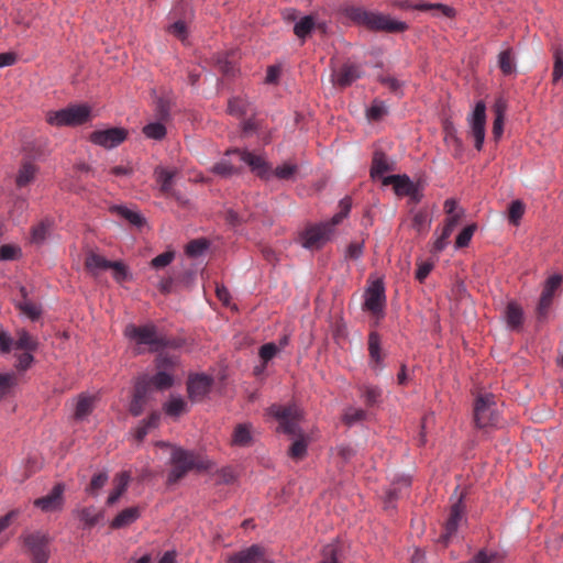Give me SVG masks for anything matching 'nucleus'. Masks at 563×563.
I'll return each instance as SVG.
<instances>
[{
  "mask_svg": "<svg viewBox=\"0 0 563 563\" xmlns=\"http://www.w3.org/2000/svg\"><path fill=\"white\" fill-rule=\"evenodd\" d=\"M269 413L278 420L280 431L297 437L288 450V455L292 460H302L307 454L308 442L299 428V421L302 418L300 408L296 405H273Z\"/></svg>",
  "mask_w": 563,
  "mask_h": 563,
  "instance_id": "f257e3e1",
  "label": "nucleus"
},
{
  "mask_svg": "<svg viewBox=\"0 0 563 563\" xmlns=\"http://www.w3.org/2000/svg\"><path fill=\"white\" fill-rule=\"evenodd\" d=\"M342 14L358 26H364L375 32L401 33L408 29L407 23L390 19L389 15L368 11L364 7L344 4Z\"/></svg>",
  "mask_w": 563,
  "mask_h": 563,
  "instance_id": "f03ea898",
  "label": "nucleus"
},
{
  "mask_svg": "<svg viewBox=\"0 0 563 563\" xmlns=\"http://www.w3.org/2000/svg\"><path fill=\"white\" fill-rule=\"evenodd\" d=\"M172 468L167 475V484L173 485L180 481L190 471H206L209 468V462L203 460L192 451L181 448H172L170 454Z\"/></svg>",
  "mask_w": 563,
  "mask_h": 563,
  "instance_id": "7ed1b4c3",
  "label": "nucleus"
},
{
  "mask_svg": "<svg viewBox=\"0 0 563 563\" xmlns=\"http://www.w3.org/2000/svg\"><path fill=\"white\" fill-rule=\"evenodd\" d=\"M23 547L32 563H47L51 556V537L43 531L25 532L21 536Z\"/></svg>",
  "mask_w": 563,
  "mask_h": 563,
  "instance_id": "20e7f679",
  "label": "nucleus"
},
{
  "mask_svg": "<svg viewBox=\"0 0 563 563\" xmlns=\"http://www.w3.org/2000/svg\"><path fill=\"white\" fill-rule=\"evenodd\" d=\"M124 335L137 345L150 346V350L153 352L167 345V341L158 335L156 328L152 324H128L124 329Z\"/></svg>",
  "mask_w": 563,
  "mask_h": 563,
  "instance_id": "39448f33",
  "label": "nucleus"
},
{
  "mask_svg": "<svg viewBox=\"0 0 563 563\" xmlns=\"http://www.w3.org/2000/svg\"><path fill=\"white\" fill-rule=\"evenodd\" d=\"M473 418L475 426L479 429L498 424L499 415L493 395L486 394L476 398Z\"/></svg>",
  "mask_w": 563,
  "mask_h": 563,
  "instance_id": "423d86ee",
  "label": "nucleus"
},
{
  "mask_svg": "<svg viewBox=\"0 0 563 563\" xmlns=\"http://www.w3.org/2000/svg\"><path fill=\"white\" fill-rule=\"evenodd\" d=\"M227 563H275L267 549L261 544H252L227 556Z\"/></svg>",
  "mask_w": 563,
  "mask_h": 563,
  "instance_id": "0eeeda50",
  "label": "nucleus"
},
{
  "mask_svg": "<svg viewBox=\"0 0 563 563\" xmlns=\"http://www.w3.org/2000/svg\"><path fill=\"white\" fill-rule=\"evenodd\" d=\"M66 485L56 483L47 495L36 498L33 506L42 512H56L63 510L65 506Z\"/></svg>",
  "mask_w": 563,
  "mask_h": 563,
  "instance_id": "6e6552de",
  "label": "nucleus"
},
{
  "mask_svg": "<svg viewBox=\"0 0 563 563\" xmlns=\"http://www.w3.org/2000/svg\"><path fill=\"white\" fill-rule=\"evenodd\" d=\"M227 155H235L240 162L245 163L260 178L266 180L271 177L272 167L263 156L238 148L227 151Z\"/></svg>",
  "mask_w": 563,
  "mask_h": 563,
  "instance_id": "1a4fd4ad",
  "label": "nucleus"
},
{
  "mask_svg": "<svg viewBox=\"0 0 563 563\" xmlns=\"http://www.w3.org/2000/svg\"><path fill=\"white\" fill-rule=\"evenodd\" d=\"M330 224H313L300 233V243L305 249L319 250L330 239Z\"/></svg>",
  "mask_w": 563,
  "mask_h": 563,
  "instance_id": "9d476101",
  "label": "nucleus"
},
{
  "mask_svg": "<svg viewBox=\"0 0 563 563\" xmlns=\"http://www.w3.org/2000/svg\"><path fill=\"white\" fill-rule=\"evenodd\" d=\"M386 306L385 287L382 280H375L365 295L364 308L373 316L379 318L384 314Z\"/></svg>",
  "mask_w": 563,
  "mask_h": 563,
  "instance_id": "9b49d317",
  "label": "nucleus"
},
{
  "mask_svg": "<svg viewBox=\"0 0 563 563\" xmlns=\"http://www.w3.org/2000/svg\"><path fill=\"white\" fill-rule=\"evenodd\" d=\"M471 135L474 139V146L481 151L485 140L486 107L483 101H478L470 118Z\"/></svg>",
  "mask_w": 563,
  "mask_h": 563,
  "instance_id": "f8f14e48",
  "label": "nucleus"
},
{
  "mask_svg": "<svg viewBox=\"0 0 563 563\" xmlns=\"http://www.w3.org/2000/svg\"><path fill=\"white\" fill-rule=\"evenodd\" d=\"M128 136L126 130L122 128H111L107 130L93 131L89 140L104 148H113L120 145Z\"/></svg>",
  "mask_w": 563,
  "mask_h": 563,
  "instance_id": "ddd939ff",
  "label": "nucleus"
},
{
  "mask_svg": "<svg viewBox=\"0 0 563 563\" xmlns=\"http://www.w3.org/2000/svg\"><path fill=\"white\" fill-rule=\"evenodd\" d=\"M455 199H449L445 201V209L449 214L446 223L442 228L441 234L434 242V250L437 252L442 251L449 243V238L457 225V214L455 210Z\"/></svg>",
  "mask_w": 563,
  "mask_h": 563,
  "instance_id": "4468645a",
  "label": "nucleus"
},
{
  "mask_svg": "<svg viewBox=\"0 0 563 563\" xmlns=\"http://www.w3.org/2000/svg\"><path fill=\"white\" fill-rule=\"evenodd\" d=\"M151 397L148 385L145 380L139 377L134 385L132 400L129 406V411L132 416L139 417L144 411L146 404Z\"/></svg>",
  "mask_w": 563,
  "mask_h": 563,
  "instance_id": "2eb2a0df",
  "label": "nucleus"
},
{
  "mask_svg": "<svg viewBox=\"0 0 563 563\" xmlns=\"http://www.w3.org/2000/svg\"><path fill=\"white\" fill-rule=\"evenodd\" d=\"M212 378L207 375L191 376L187 384L189 398L192 401H200L210 390Z\"/></svg>",
  "mask_w": 563,
  "mask_h": 563,
  "instance_id": "dca6fc26",
  "label": "nucleus"
},
{
  "mask_svg": "<svg viewBox=\"0 0 563 563\" xmlns=\"http://www.w3.org/2000/svg\"><path fill=\"white\" fill-rule=\"evenodd\" d=\"M97 397L88 394H80L75 400L73 419L84 421L95 410Z\"/></svg>",
  "mask_w": 563,
  "mask_h": 563,
  "instance_id": "f3484780",
  "label": "nucleus"
},
{
  "mask_svg": "<svg viewBox=\"0 0 563 563\" xmlns=\"http://www.w3.org/2000/svg\"><path fill=\"white\" fill-rule=\"evenodd\" d=\"M361 77V70L357 65L344 64L333 73V82L341 88H345Z\"/></svg>",
  "mask_w": 563,
  "mask_h": 563,
  "instance_id": "a211bd4d",
  "label": "nucleus"
},
{
  "mask_svg": "<svg viewBox=\"0 0 563 563\" xmlns=\"http://www.w3.org/2000/svg\"><path fill=\"white\" fill-rule=\"evenodd\" d=\"M368 353H369V366L375 372L383 368L384 353L380 346V338L377 332H371L368 335Z\"/></svg>",
  "mask_w": 563,
  "mask_h": 563,
  "instance_id": "6ab92c4d",
  "label": "nucleus"
},
{
  "mask_svg": "<svg viewBox=\"0 0 563 563\" xmlns=\"http://www.w3.org/2000/svg\"><path fill=\"white\" fill-rule=\"evenodd\" d=\"M383 185H393L395 194L400 197L415 192V184L407 175L386 176L383 178Z\"/></svg>",
  "mask_w": 563,
  "mask_h": 563,
  "instance_id": "aec40b11",
  "label": "nucleus"
},
{
  "mask_svg": "<svg viewBox=\"0 0 563 563\" xmlns=\"http://www.w3.org/2000/svg\"><path fill=\"white\" fill-rule=\"evenodd\" d=\"M140 378L141 380H145L147 383L151 393L153 388L157 390H165L170 388L174 384L173 374L166 371H157V373L153 376L143 375Z\"/></svg>",
  "mask_w": 563,
  "mask_h": 563,
  "instance_id": "412c9836",
  "label": "nucleus"
},
{
  "mask_svg": "<svg viewBox=\"0 0 563 563\" xmlns=\"http://www.w3.org/2000/svg\"><path fill=\"white\" fill-rule=\"evenodd\" d=\"M402 8H412L420 11H431L434 16H446L453 18L455 15V10L452 7L442 4V3H427V2H418L413 5L406 2Z\"/></svg>",
  "mask_w": 563,
  "mask_h": 563,
  "instance_id": "4be33fe9",
  "label": "nucleus"
},
{
  "mask_svg": "<svg viewBox=\"0 0 563 563\" xmlns=\"http://www.w3.org/2000/svg\"><path fill=\"white\" fill-rule=\"evenodd\" d=\"M176 169L169 170L162 166H157L154 170V176L157 185L159 186V191L164 196H169L173 190V179L176 176Z\"/></svg>",
  "mask_w": 563,
  "mask_h": 563,
  "instance_id": "5701e85b",
  "label": "nucleus"
},
{
  "mask_svg": "<svg viewBox=\"0 0 563 563\" xmlns=\"http://www.w3.org/2000/svg\"><path fill=\"white\" fill-rule=\"evenodd\" d=\"M141 516L140 507H129L119 512L111 521L112 529H121L136 521Z\"/></svg>",
  "mask_w": 563,
  "mask_h": 563,
  "instance_id": "b1692460",
  "label": "nucleus"
},
{
  "mask_svg": "<svg viewBox=\"0 0 563 563\" xmlns=\"http://www.w3.org/2000/svg\"><path fill=\"white\" fill-rule=\"evenodd\" d=\"M232 445L250 446L253 443V430L250 423H239L232 433Z\"/></svg>",
  "mask_w": 563,
  "mask_h": 563,
  "instance_id": "393cba45",
  "label": "nucleus"
},
{
  "mask_svg": "<svg viewBox=\"0 0 563 563\" xmlns=\"http://www.w3.org/2000/svg\"><path fill=\"white\" fill-rule=\"evenodd\" d=\"M410 484V478L406 476L394 482L390 488L386 492L385 508H394L393 503L402 495V490H408Z\"/></svg>",
  "mask_w": 563,
  "mask_h": 563,
  "instance_id": "a878e982",
  "label": "nucleus"
},
{
  "mask_svg": "<svg viewBox=\"0 0 563 563\" xmlns=\"http://www.w3.org/2000/svg\"><path fill=\"white\" fill-rule=\"evenodd\" d=\"M68 115V126L84 124L90 118V108L86 104H76L66 108Z\"/></svg>",
  "mask_w": 563,
  "mask_h": 563,
  "instance_id": "bb28decb",
  "label": "nucleus"
},
{
  "mask_svg": "<svg viewBox=\"0 0 563 563\" xmlns=\"http://www.w3.org/2000/svg\"><path fill=\"white\" fill-rule=\"evenodd\" d=\"M110 264L111 261L95 252H89L85 260L86 269L93 276H97L101 271L110 269Z\"/></svg>",
  "mask_w": 563,
  "mask_h": 563,
  "instance_id": "cd10ccee",
  "label": "nucleus"
},
{
  "mask_svg": "<svg viewBox=\"0 0 563 563\" xmlns=\"http://www.w3.org/2000/svg\"><path fill=\"white\" fill-rule=\"evenodd\" d=\"M37 170L38 168L34 163L24 161L15 178L16 186L20 188L27 186L31 181L34 180Z\"/></svg>",
  "mask_w": 563,
  "mask_h": 563,
  "instance_id": "c85d7f7f",
  "label": "nucleus"
},
{
  "mask_svg": "<svg viewBox=\"0 0 563 563\" xmlns=\"http://www.w3.org/2000/svg\"><path fill=\"white\" fill-rule=\"evenodd\" d=\"M456 531H457V503H453L451 505L450 517L444 527V532L440 536L438 541L445 547Z\"/></svg>",
  "mask_w": 563,
  "mask_h": 563,
  "instance_id": "c756f323",
  "label": "nucleus"
},
{
  "mask_svg": "<svg viewBox=\"0 0 563 563\" xmlns=\"http://www.w3.org/2000/svg\"><path fill=\"white\" fill-rule=\"evenodd\" d=\"M130 482V474L126 472H122L118 474L114 478V489L110 493L107 499V504L109 506L114 505L120 497L123 495V493L126 490L128 485Z\"/></svg>",
  "mask_w": 563,
  "mask_h": 563,
  "instance_id": "7c9ffc66",
  "label": "nucleus"
},
{
  "mask_svg": "<svg viewBox=\"0 0 563 563\" xmlns=\"http://www.w3.org/2000/svg\"><path fill=\"white\" fill-rule=\"evenodd\" d=\"M393 164L387 159V156L383 152L376 151L373 156L371 177L376 178L383 176L384 173L393 170Z\"/></svg>",
  "mask_w": 563,
  "mask_h": 563,
  "instance_id": "2f4dec72",
  "label": "nucleus"
},
{
  "mask_svg": "<svg viewBox=\"0 0 563 563\" xmlns=\"http://www.w3.org/2000/svg\"><path fill=\"white\" fill-rule=\"evenodd\" d=\"M360 397L363 399L366 407L371 408L380 402L382 389L373 385H362L358 388Z\"/></svg>",
  "mask_w": 563,
  "mask_h": 563,
  "instance_id": "473e14b6",
  "label": "nucleus"
},
{
  "mask_svg": "<svg viewBox=\"0 0 563 563\" xmlns=\"http://www.w3.org/2000/svg\"><path fill=\"white\" fill-rule=\"evenodd\" d=\"M505 318L508 327L512 330H517L522 324L523 311L517 303L509 302L505 310Z\"/></svg>",
  "mask_w": 563,
  "mask_h": 563,
  "instance_id": "72a5a7b5",
  "label": "nucleus"
},
{
  "mask_svg": "<svg viewBox=\"0 0 563 563\" xmlns=\"http://www.w3.org/2000/svg\"><path fill=\"white\" fill-rule=\"evenodd\" d=\"M75 514L85 528H92L102 518V512L97 511L92 506L77 509Z\"/></svg>",
  "mask_w": 563,
  "mask_h": 563,
  "instance_id": "f704fd0d",
  "label": "nucleus"
},
{
  "mask_svg": "<svg viewBox=\"0 0 563 563\" xmlns=\"http://www.w3.org/2000/svg\"><path fill=\"white\" fill-rule=\"evenodd\" d=\"M38 346L37 340L32 336L25 330H19L16 332V340L14 342V347L18 350H23L25 352H34Z\"/></svg>",
  "mask_w": 563,
  "mask_h": 563,
  "instance_id": "c9c22d12",
  "label": "nucleus"
},
{
  "mask_svg": "<svg viewBox=\"0 0 563 563\" xmlns=\"http://www.w3.org/2000/svg\"><path fill=\"white\" fill-rule=\"evenodd\" d=\"M340 556V544L336 542H332L322 548L320 560L317 563H342Z\"/></svg>",
  "mask_w": 563,
  "mask_h": 563,
  "instance_id": "e433bc0d",
  "label": "nucleus"
},
{
  "mask_svg": "<svg viewBox=\"0 0 563 563\" xmlns=\"http://www.w3.org/2000/svg\"><path fill=\"white\" fill-rule=\"evenodd\" d=\"M225 156L229 155L225 154ZM212 172L221 177H229L234 174H239L241 172V167L235 166L230 158L223 157L221 161L213 165Z\"/></svg>",
  "mask_w": 563,
  "mask_h": 563,
  "instance_id": "4c0bfd02",
  "label": "nucleus"
},
{
  "mask_svg": "<svg viewBox=\"0 0 563 563\" xmlns=\"http://www.w3.org/2000/svg\"><path fill=\"white\" fill-rule=\"evenodd\" d=\"M316 21L312 15L301 18L294 26V33L297 37L305 40L314 29Z\"/></svg>",
  "mask_w": 563,
  "mask_h": 563,
  "instance_id": "58836bf2",
  "label": "nucleus"
},
{
  "mask_svg": "<svg viewBox=\"0 0 563 563\" xmlns=\"http://www.w3.org/2000/svg\"><path fill=\"white\" fill-rule=\"evenodd\" d=\"M367 418V412L364 409L356 407H347L343 413V422L351 427L357 422L364 421Z\"/></svg>",
  "mask_w": 563,
  "mask_h": 563,
  "instance_id": "ea45409f",
  "label": "nucleus"
},
{
  "mask_svg": "<svg viewBox=\"0 0 563 563\" xmlns=\"http://www.w3.org/2000/svg\"><path fill=\"white\" fill-rule=\"evenodd\" d=\"M498 66L501 73L506 76L511 75L515 71V59L510 48L503 51L498 55Z\"/></svg>",
  "mask_w": 563,
  "mask_h": 563,
  "instance_id": "a19ab883",
  "label": "nucleus"
},
{
  "mask_svg": "<svg viewBox=\"0 0 563 563\" xmlns=\"http://www.w3.org/2000/svg\"><path fill=\"white\" fill-rule=\"evenodd\" d=\"M111 210L134 225L141 227L144 223V219L140 213L130 210L126 207L114 206L111 208Z\"/></svg>",
  "mask_w": 563,
  "mask_h": 563,
  "instance_id": "79ce46f5",
  "label": "nucleus"
},
{
  "mask_svg": "<svg viewBox=\"0 0 563 563\" xmlns=\"http://www.w3.org/2000/svg\"><path fill=\"white\" fill-rule=\"evenodd\" d=\"M165 412L172 417H179L187 409V402L180 397H172L164 406Z\"/></svg>",
  "mask_w": 563,
  "mask_h": 563,
  "instance_id": "37998d69",
  "label": "nucleus"
},
{
  "mask_svg": "<svg viewBox=\"0 0 563 563\" xmlns=\"http://www.w3.org/2000/svg\"><path fill=\"white\" fill-rule=\"evenodd\" d=\"M143 133L148 139L162 140L166 135V128L162 122H152L143 128Z\"/></svg>",
  "mask_w": 563,
  "mask_h": 563,
  "instance_id": "c03bdc74",
  "label": "nucleus"
},
{
  "mask_svg": "<svg viewBox=\"0 0 563 563\" xmlns=\"http://www.w3.org/2000/svg\"><path fill=\"white\" fill-rule=\"evenodd\" d=\"M249 103L243 98H232L229 100L228 111L231 115L238 118L243 117L247 113Z\"/></svg>",
  "mask_w": 563,
  "mask_h": 563,
  "instance_id": "a18cd8bd",
  "label": "nucleus"
},
{
  "mask_svg": "<svg viewBox=\"0 0 563 563\" xmlns=\"http://www.w3.org/2000/svg\"><path fill=\"white\" fill-rule=\"evenodd\" d=\"M443 128H444V132H445L444 142H445L446 146L449 147V150L452 152V155L456 156L457 155V137L455 136V133H454L453 123L450 121H445Z\"/></svg>",
  "mask_w": 563,
  "mask_h": 563,
  "instance_id": "49530a36",
  "label": "nucleus"
},
{
  "mask_svg": "<svg viewBox=\"0 0 563 563\" xmlns=\"http://www.w3.org/2000/svg\"><path fill=\"white\" fill-rule=\"evenodd\" d=\"M297 172H298V166L296 164L285 163L280 166H277L273 173L278 179L289 180V179H294Z\"/></svg>",
  "mask_w": 563,
  "mask_h": 563,
  "instance_id": "de8ad7c7",
  "label": "nucleus"
},
{
  "mask_svg": "<svg viewBox=\"0 0 563 563\" xmlns=\"http://www.w3.org/2000/svg\"><path fill=\"white\" fill-rule=\"evenodd\" d=\"M177 357L168 354H158L155 360V366L157 371H166L170 373L177 365Z\"/></svg>",
  "mask_w": 563,
  "mask_h": 563,
  "instance_id": "09e8293b",
  "label": "nucleus"
},
{
  "mask_svg": "<svg viewBox=\"0 0 563 563\" xmlns=\"http://www.w3.org/2000/svg\"><path fill=\"white\" fill-rule=\"evenodd\" d=\"M46 122L55 126L68 125V115L66 108L57 111L47 112Z\"/></svg>",
  "mask_w": 563,
  "mask_h": 563,
  "instance_id": "8fccbe9b",
  "label": "nucleus"
},
{
  "mask_svg": "<svg viewBox=\"0 0 563 563\" xmlns=\"http://www.w3.org/2000/svg\"><path fill=\"white\" fill-rule=\"evenodd\" d=\"M51 230L49 221H42L32 230V241L34 243H42L47 238Z\"/></svg>",
  "mask_w": 563,
  "mask_h": 563,
  "instance_id": "3c124183",
  "label": "nucleus"
},
{
  "mask_svg": "<svg viewBox=\"0 0 563 563\" xmlns=\"http://www.w3.org/2000/svg\"><path fill=\"white\" fill-rule=\"evenodd\" d=\"M110 269H112V275L117 283H123L130 278L128 266L122 262H111Z\"/></svg>",
  "mask_w": 563,
  "mask_h": 563,
  "instance_id": "603ef678",
  "label": "nucleus"
},
{
  "mask_svg": "<svg viewBox=\"0 0 563 563\" xmlns=\"http://www.w3.org/2000/svg\"><path fill=\"white\" fill-rule=\"evenodd\" d=\"M553 298L541 295L537 306V319L539 322H543L549 314L552 306Z\"/></svg>",
  "mask_w": 563,
  "mask_h": 563,
  "instance_id": "864d4df0",
  "label": "nucleus"
},
{
  "mask_svg": "<svg viewBox=\"0 0 563 563\" xmlns=\"http://www.w3.org/2000/svg\"><path fill=\"white\" fill-rule=\"evenodd\" d=\"M108 482V474L104 472H101L99 474H96L91 481L90 484L87 486L86 490L87 493L91 495H97L99 489H101L106 483Z\"/></svg>",
  "mask_w": 563,
  "mask_h": 563,
  "instance_id": "5fc2aeb1",
  "label": "nucleus"
},
{
  "mask_svg": "<svg viewBox=\"0 0 563 563\" xmlns=\"http://www.w3.org/2000/svg\"><path fill=\"white\" fill-rule=\"evenodd\" d=\"M504 120H505L504 110L501 109L500 106H497L496 110H495V119H494V123H493V135L496 141L498 139H500L503 135Z\"/></svg>",
  "mask_w": 563,
  "mask_h": 563,
  "instance_id": "6e6d98bb",
  "label": "nucleus"
},
{
  "mask_svg": "<svg viewBox=\"0 0 563 563\" xmlns=\"http://www.w3.org/2000/svg\"><path fill=\"white\" fill-rule=\"evenodd\" d=\"M175 258L174 251H166L151 261V266L155 269L164 268L169 265Z\"/></svg>",
  "mask_w": 563,
  "mask_h": 563,
  "instance_id": "4d7b16f0",
  "label": "nucleus"
},
{
  "mask_svg": "<svg viewBox=\"0 0 563 563\" xmlns=\"http://www.w3.org/2000/svg\"><path fill=\"white\" fill-rule=\"evenodd\" d=\"M279 352V347L275 343H265L260 347L258 354L261 360L264 363H268L273 360L277 353Z\"/></svg>",
  "mask_w": 563,
  "mask_h": 563,
  "instance_id": "13d9d810",
  "label": "nucleus"
},
{
  "mask_svg": "<svg viewBox=\"0 0 563 563\" xmlns=\"http://www.w3.org/2000/svg\"><path fill=\"white\" fill-rule=\"evenodd\" d=\"M562 282L561 275H552L547 279V283L544 285V288L541 292V295L553 298L555 290L559 288Z\"/></svg>",
  "mask_w": 563,
  "mask_h": 563,
  "instance_id": "bf43d9fd",
  "label": "nucleus"
},
{
  "mask_svg": "<svg viewBox=\"0 0 563 563\" xmlns=\"http://www.w3.org/2000/svg\"><path fill=\"white\" fill-rule=\"evenodd\" d=\"M525 213V206L520 200H515L509 206V221L517 224Z\"/></svg>",
  "mask_w": 563,
  "mask_h": 563,
  "instance_id": "052dcab7",
  "label": "nucleus"
},
{
  "mask_svg": "<svg viewBox=\"0 0 563 563\" xmlns=\"http://www.w3.org/2000/svg\"><path fill=\"white\" fill-rule=\"evenodd\" d=\"M208 243L205 240H192L186 246V253L189 256L196 257L202 254L207 249Z\"/></svg>",
  "mask_w": 563,
  "mask_h": 563,
  "instance_id": "680f3d73",
  "label": "nucleus"
},
{
  "mask_svg": "<svg viewBox=\"0 0 563 563\" xmlns=\"http://www.w3.org/2000/svg\"><path fill=\"white\" fill-rule=\"evenodd\" d=\"M19 308L24 314H26L32 320H36L42 313L40 306L31 301H24L20 303Z\"/></svg>",
  "mask_w": 563,
  "mask_h": 563,
  "instance_id": "e2e57ef3",
  "label": "nucleus"
},
{
  "mask_svg": "<svg viewBox=\"0 0 563 563\" xmlns=\"http://www.w3.org/2000/svg\"><path fill=\"white\" fill-rule=\"evenodd\" d=\"M20 253V247L12 244H4L0 247V261L15 260Z\"/></svg>",
  "mask_w": 563,
  "mask_h": 563,
  "instance_id": "0e129e2a",
  "label": "nucleus"
},
{
  "mask_svg": "<svg viewBox=\"0 0 563 563\" xmlns=\"http://www.w3.org/2000/svg\"><path fill=\"white\" fill-rule=\"evenodd\" d=\"M477 230L476 223H471L464 227L460 231V249L466 247L474 235L475 231Z\"/></svg>",
  "mask_w": 563,
  "mask_h": 563,
  "instance_id": "69168bd1",
  "label": "nucleus"
},
{
  "mask_svg": "<svg viewBox=\"0 0 563 563\" xmlns=\"http://www.w3.org/2000/svg\"><path fill=\"white\" fill-rule=\"evenodd\" d=\"M553 81L558 82L563 77V52L556 49L554 53Z\"/></svg>",
  "mask_w": 563,
  "mask_h": 563,
  "instance_id": "338daca9",
  "label": "nucleus"
},
{
  "mask_svg": "<svg viewBox=\"0 0 563 563\" xmlns=\"http://www.w3.org/2000/svg\"><path fill=\"white\" fill-rule=\"evenodd\" d=\"M387 113L386 106L383 102L375 101L367 110V117L371 120H380Z\"/></svg>",
  "mask_w": 563,
  "mask_h": 563,
  "instance_id": "774afa93",
  "label": "nucleus"
}]
</instances>
